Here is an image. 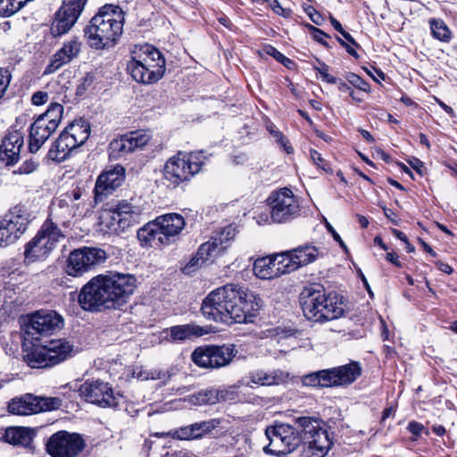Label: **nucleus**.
I'll use <instances>...</instances> for the list:
<instances>
[{
    "mask_svg": "<svg viewBox=\"0 0 457 457\" xmlns=\"http://www.w3.org/2000/svg\"><path fill=\"white\" fill-rule=\"evenodd\" d=\"M319 374L320 378V387L338 386L335 368L319 370Z\"/></svg>",
    "mask_w": 457,
    "mask_h": 457,
    "instance_id": "nucleus-48",
    "label": "nucleus"
},
{
    "mask_svg": "<svg viewBox=\"0 0 457 457\" xmlns=\"http://www.w3.org/2000/svg\"><path fill=\"white\" fill-rule=\"evenodd\" d=\"M135 62L144 63L152 70V75L162 77L165 71V60L161 52L154 46L145 44L137 45L131 50V59Z\"/></svg>",
    "mask_w": 457,
    "mask_h": 457,
    "instance_id": "nucleus-18",
    "label": "nucleus"
},
{
    "mask_svg": "<svg viewBox=\"0 0 457 457\" xmlns=\"http://www.w3.org/2000/svg\"><path fill=\"white\" fill-rule=\"evenodd\" d=\"M56 129L54 123L48 124L44 119L38 117L30 127L29 151L37 153Z\"/></svg>",
    "mask_w": 457,
    "mask_h": 457,
    "instance_id": "nucleus-27",
    "label": "nucleus"
},
{
    "mask_svg": "<svg viewBox=\"0 0 457 457\" xmlns=\"http://www.w3.org/2000/svg\"><path fill=\"white\" fill-rule=\"evenodd\" d=\"M37 168V162H36L33 160H29L24 162L20 167H19V172L21 174H29L36 170Z\"/></svg>",
    "mask_w": 457,
    "mask_h": 457,
    "instance_id": "nucleus-60",
    "label": "nucleus"
},
{
    "mask_svg": "<svg viewBox=\"0 0 457 457\" xmlns=\"http://www.w3.org/2000/svg\"><path fill=\"white\" fill-rule=\"evenodd\" d=\"M127 70L136 81L143 84H152L162 78L161 76L153 77L150 67L133 60L128 62Z\"/></svg>",
    "mask_w": 457,
    "mask_h": 457,
    "instance_id": "nucleus-35",
    "label": "nucleus"
},
{
    "mask_svg": "<svg viewBox=\"0 0 457 457\" xmlns=\"http://www.w3.org/2000/svg\"><path fill=\"white\" fill-rule=\"evenodd\" d=\"M124 12L119 6L105 5L84 29L87 45L95 49L112 47L123 31Z\"/></svg>",
    "mask_w": 457,
    "mask_h": 457,
    "instance_id": "nucleus-3",
    "label": "nucleus"
},
{
    "mask_svg": "<svg viewBox=\"0 0 457 457\" xmlns=\"http://www.w3.org/2000/svg\"><path fill=\"white\" fill-rule=\"evenodd\" d=\"M310 156H311V159H312V162L315 165H317L318 167L321 168L323 170H325L327 172H330L331 171V169H330L329 165L322 158L321 154L318 151H316L314 149H312L310 151Z\"/></svg>",
    "mask_w": 457,
    "mask_h": 457,
    "instance_id": "nucleus-53",
    "label": "nucleus"
},
{
    "mask_svg": "<svg viewBox=\"0 0 457 457\" xmlns=\"http://www.w3.org/2000/svg\"><path fill=\"white\" fill-rule=\"evenodd\" d=\"M237 235V228L233 225L224 227L205 243L201 245L200 254L217 258L229 247Z\"/></svg>",
    "mask_w": 457,
    "mask_h": 457,
    "instance_id": "nucleus-20",
    "label": "nucleus"
},
{
    "mask_svg": "<svg viewBox=\"0 0 457 457\" xmlns=\"http://www.w3.org/2000/svg\"><path fill=\"white\" fill-rule=\"evenodd\" d=\"M62 406L58 397H37L27 395L24 397L12 399L8 405L11 413L16 415H29L40 411L57 410Z\"/></svg>",
    "mask_w": 457,
    "mask_h": 457,
    "instance_id": "nucleus-15",
    "label": "nucleus"
},
{
    "mask_svg": "<svg viewBox=\"0 0 457 457\" xmlns=\"http://www.w3.org/2000/svg\"><path fill=\"white\" fill-rule=\"evenodd\" d=\"M62 208L54 207L49 218L43 223L37 235L25 245L24 260L34 262L46 260L65 237L61 227L69 228L71 220L61 215Z\"/></svg>",
    "mask_w": 457,
    "mask_h": 457,
    "instance_id": "nucleus-4",
    "label": "nucleus"
},
{
    "mask_svg": "<svg viewBox=\"0 0 457 457\" xmlns=\"http://www.w3.org/2000/svg\"><path fill=\"white\" fill-rule=\"evenodd\" d=\"M11 77L8 69L0 68V99L4 96L9 87Z\"/></svg>",
    "mask_w": 457,
    "mask_h": 457,
    "instance_id": "nucleus-52",
    "label": "nucleus"
},
{
    "mask_svg": "<svg viewBox=\"0 0 457 457\" xmlns=\"http://www.w3.org/2000/svg\"><path fill=\"white\" fill-rule=\"evenodd\" d=\"M36 430L25 427H11L5 429L2 438L4 442L22 447H29Z\"/></svg>",
    "mask_w": 457,
    "mask_h": 457,
    "instance_id": "nucleus-30",
    "label": "nucleus"
},
{
    "mask_svg": "<svg viewBox=\"0 0 457 457\" xmlns=\"http://www.w3.org/2000/svg\"><path fill=\"white\" fill-rule=\"evenodd\" d=\"M137 283L136 277L129 273L100 274L84 285L79 294L71 293V299L77 297L79 306L87 312L115 309L128 301Z\"/></svg>",
    "mask_w": 457,
    "mask_h": 457,
    "instance_id": "nucleus-2",
    "label": "nucleus"
},
{
    "mask_svg": "<svg viewBox=\"0 0 457 457\" xmlns=\"http://www.w3.org/2000/svg\"><path fill=\"white\" fill-rule=\"evenodd\" d=\"M62 319L54 312H37L29 317V323L25 327V333L33 339L39 336L51 333L60 328Z\"/></svg>",
    "mask_w": 457,
    "mask_h": 457,
    "instance_id": "nucleus-17",
    "label": "nucleus"
},
{
    "mask_svg": "<svg viewBox=\"0 0 457 457\" xmlns=\"http://www.w3.org/2000/svg\"><path fill=\"white\" fill-rule=\"evenodd\" d=\"M281 253L287 272L290 273L317 260L320 251L314 245H305Z\"/></svg>",
    "mask_w": 457,
    "mask_h": 457,
    "instance_id": "nucleus-21",
    "label": "nucleus"
},
{
    "mask_svg": "<svg viewBox=\"0 0 457 457\" xmlns=\"http://www.w3.org/2000/svg\"><path fill=\"white\" fill-rule=\"evenodd\" d=\"M303 11L306 12V14L310 17L312 21L315 23L316 25H321L324 19L321 16V14L317 12L312 6L311 5H303Z\"/></svg>",
    "mask_w": 457,
    "mask_h": 457,
    "instance_id": "nucleus-55",
    "label": "nucleus"
},
{
    "mask_svg": "<svg viewBox=\"0 0 457 457\" xmlns=\"http://www.w3.org/2000/svg\"><path fill=\"white\" fill-rule=\"evenodd\" d=\"M79 392L87 402L100 407H116L119 404V395H114L109 383L101 379L85 381Z\"/></svg>",
    "mask_w": 457,
    "mask_h": 457,
    "instance_id": "nucleus-14",
    "label": "nucleus"
},
{
    "mask_svg": "<svg viewBox=\"0 0 457 457\" xmlns=\"http://www.w3.org/2000/svg\"><path fill=\"white\" fill-rule=\"evenodd\" d=\"M24 5L22 0H0V15L4 17L12 16Z\"/></svg>",
    "mask_w": 457,
    "mask_h": 457,
    "instance_id": "nucleus-46",
    "label": "nucleus"
},
{
    "mask_svg": "<svg viewBox=\"0 0 457 457\" xmlns=\"http://www.w3.org/2000/svg\"><path fill=\"white\" fill-rule=\"evenodd\" d=\"M337 386H348L353 384L361 375V366L358 361H350L345 365L335 367Z\"/></svg>",
    "mask_w": 457,
    "mask_h": 457,
    "instance_id": "nucleus-33",
    "label": "nucleus"
},
{
    "mask_svg": "<svg viewBox=\"0 0 457 457\" xmlns=\"http://www.w3.org/2000/svg\"><path fill=\"white\" fill-rule=\"evenodd\" d=\"M29 223V214L16 206L0 221V248L15 243L25 233Z\"/></svg>",
    "mask_w": 457,
    "mask_h": 457,
    "instance_id": "nucleus-10",
    "label": "nucleus"
},
{
    "mask_svg": "<svg viewBox=\"0 0 457 457\" xmlns=\"http://www.w3.org/2000/svg\"><path fill=\"white\" fill-rule=\"evenodd\" d=\"M303 385L305 386L320 387V378L319 371L304 375L302 378Z\"/></svg>",
    "mask_w": 457,
    "mask_h": 457,
    "instance_id": "nucleus-54",
    "label": "nucleus"
},
{
    "mask_svg": "<svg viewBox=\"0 0 457 457\" xmlns=\"http://www.w3.org/2000/svg\"><path fill=\"white\" fill-rule=\"evenodd\" d=\"M208 329L195 324L173 326L170 328V336L174 341H184L192 337H202Z\"/></svg>",
    "mask_w": 457,
    "mask_h": 457,
    "instance_id": "nucleus-34",
    "label": "nucleus"
},
{
    "mask_svg": "<svg viewBox=\"0 0 457 457\" xmlns=\"http://www.w3.org/2000/svg\"><path fill=\"white\" fill-rule=\"evenodd\" d=\"M270 134L273 136L275 140L285 149L287 154H291L293 152V147L288 145V140L284 137V135L278 129H274L273 126L269 128Z\"/></svg>",
    "mask_w": 457,
    "mask_h": 457,
    "instance_id": "nucleus-50",
    "label": "nucleus"
},
{
    "mask_svg": "<svg viewBox=\"0 0 457 457\" xmlns=\"http://www.w3.org/2000/svg\"><path fill=\"white\" fill-rule=\"evenodd\" d=\"M345 80L349 85H352L363 92H368L370 90V85L355 73H347L345 75Z\"/></svg>",
    "mask_w": 457,
    "mask_h": 457,
    "instance_id": "nucleus-49",
    "label": "nucleus"
},
{
    "mask_svg": "<svg viewBox=\"0 0 457 457\" xmlns=\"http://www.w3.org/2000/svg\"><path fill=\"white\" fill-rule=\"evenodd\" d=\"M45 346L52 366L59 364L72 355L73 345L66 339H53L46 342Z\"/></svg>",
    "mask_w": 457,
    "mask_h": 457,
    "instance_id": "nucleus-28",
    "label": "nucleus"
},
{
    "mask_svg": "<svg viewBox=\"0 0 457 457\" xmlns=\"http://www.w3.org/2000/svg\"><path fill=\"white\" fill-rule=\"evenodd\" d=\"M116 205L120 217V222L122 224L124 231L140 223L143 210L139 206L132 205L127 201H120Z\"/></svg>",
    "mask_w": 457,
    "mask_h": 457,
    "instance_id": "nucleus-32",
    "label": "nucleus"
},
{
    "mask_svg": "<svg viewBox=\"0 0 457 457\" xmlns=\"http://www.w3.org/2000/svg\"><path fill=\"white\" fill-rule=\"evenodd\" d=\"M409 164L411 166L412 169H414L420 175L423 174V168L424 164L419 159L414 158L413 160L409 162Z\"/></svg>",
    "mask_w": 457,
    "mask_h": 457,
    "instance_id": "nucleus-63",
    "label": "nucleus"
},
{
    "mask_svg": "<svg viewBox=\"0 0 457 457\" xmlns=\"http://www.w3.org/2000/svg\"><path fill=\"white\" fill-rule=\"evenodd\" d=\"M201 246L199 247L195 256L191 258L188 263L184 267L183 271L187 274L193 272L195 269L201 267L207 262H213L215 259L213 256H205V254H200Z\"/></svg>",
    "mask_w": 457,
    "mask_h": 457,
    "instance_id": "nucleus-47",
    "label": "nucleus"
},
{
    "mask_svg": "<svg viewBox=\"0 0 457 457\" xmlns=\"http://www.w3.org/2000/svg\"><path fill=\"white\" fill-rule=\"evenodd\" d=\"M274 12L283 18H290L293 13L291 9L284 8L281 6V4L275 10Z\"/></svg>",
    "mask_w": 457,
    "mask_h": 457,
    "instance_id": "nucleus-64",
    "label": "nucleus"
},
{
    "mask_svg": "<svg viewBox=\"0 0 457 457\" xmlns=\"http://www.w3.org/2000/svg\"><path fill=\"white\" fill-rule=\"evenodd\" d=\"M265 435L269 445L264 446V452L277 456L291 453L302 442L300 432L291 425L284 423L268 427Z\"/></svg>",
    "mask_w": 457,
    "mask_h": 457,
    "instance_id": "nucleus-9",
    "label": "nucleus"
},
{
    "mask_svg": "<svg viewBox=\"0 0 457 457\" xmlns=\"http://www.w3.org/2000/svg\"><path fill=\"white\" fill-rule=\"evenodd\" d=\"M131 153L143 148L150 140V135L143 130H136L123 135Z\"/></svg>",
    "mask_w": 457,
    "mask_h": 457,
    "instance_id": "nucleus-43",
    "label": "nucleus"
},
{
    "mask_svg": "<svg viewBox=\"0 0 457 457\" xmlns=\"http://www.w3.org/2000/svg\"><path fill=\"white\" fill-rule=\"evenodd\" d=\"M296 423L302 428L301 437L304 440L302 457H323L332 445L327 430L320 427L317 420L310 417H300Z\"/></svg>",
    "mask_w": 457,
    "mask_h": 457,
    "instance_id": "nucleus-7",
    "label": "nucleus"
},
{
    "mask_svg": "<svg viewBox=\"0 0 457 457\" xmlns=\"http://www.w3.org/2000/svg\"><path fill=\"white\" fill-rule=\"evenodd\" d=\"M24 360L31 368H45L52 366L45 345H33L24 355Z\"/></svg>",
    "mask_w": 457,
    "mask_h": 457,
    "instance_id": "nucleus-36",
    "label": "nucleus"
},
{
    "mask_svg": "<svg viewBox=\"0 0 457 457\" xmlns=\"http://www.w3.org/2000/svg\"><path fill=\"white\" fill-rule=\"evenodd\" d=\"M337 86V88L342 93H347L352 97L353 100L356 102H361V99L355 96L354 91L352 89V87L349 86V84L346 81H344L341 79H338L337 81L335 83Z\"/></svg>",
    "mask_w": 457,
    "mask_h": 457,
    "instance_id": "nucleus-57",
    "label": "nucleus"
},
{
    "mask_svg": "<svg viewBox=\"0 0 457 457\" xmlns=\"http://www.w3.org/2000/svg\"><path fill=\"white\" fill-rule=\"evenodd\" d=\"M137 238L145 247H157L167 245V238L162 235L156 221L148 223L138 229Z\"/></svg>",
    "mask_w": 457,
    "mask_h": 457,
    "instance_id": "nucleus-31",
    "label": "nucleus"
},
{
    "mask_svg": "<svg viewBox=\"0 0 457 457\" xmlns=\"http://www.w3.org/2000/svg\"><path fill=\"white\" fill-rule=\"evenodd\" d=\"M65 129L69 131V134L79 145H82L87 140L91 130L89 123L83 119L73 120Z\"/></svg>",
    "mask_w": 457,
    "mask_h": 457,
    "instance_id": "nucleus-40",
    "label": "nucleus"
},
{
    "mask_svg": "<svg viewBox=\"0 0 457 457\" xmlns=\"http://www.w3.org/2000/svg\"><path fill=\"white\" fill-rule=\"evenodd\" d=\"M191 357L198 367L213 370L214 345L199 346L194 350Z\"/></svg>",
    "mask_w": 457,
    "mask_h": 457,
    "instance_id": "nucleus-39",
    "label": "nucleus"
},
{
    "mask_svg": "<svg viewBox=\"0 0 457 457\" xmlns=\"http://www.w3.org/2000/svg\"><path fill=\"white\" fill-rule=\"evenodd\" d=\"M101 225L104 228L108 230L110 233L120 234L124 232L122 224L120 222V214L117 208L115 207L105 210L101 215Z\"/></svg>",
    "mask_w": 457,
    "mask_h": 457,
    "instance_id": "nucleus-38",
    "label": "nucleus"
},
{
    "mask_svg": "<svg viewBox=\"0 0 457 457\" xmlns=\"http://www.w3.org/2000/svg\"><path fill=\"white\" fill-rule=\"evenodd\" d=\"M250 387L256 386H275L287 384L291 377L287 371L282 370H255L248 375Z\"/></svg>",
    "mask_w": 457,
    "mask_h": 457,
    "instance_id": "nucleus-24",
    "label": "nucleus"
},
{
    "mask_svg": "<svg viewBox=\"0 0 457 457\" xmlns=\"http://www.w3.org/2000/svg\"><path fill=\"white\" fill-rule=\"evenodd\" d=\"M253 273L262 279H271L288 272L280 253L272 257L257 259L253 263Z\"/></svg>",
    "mask_w": 457,
    "mask_h": 457,
    "instance_id": "nucleus-23",
    "label": "nucleus"
},
{
    "mask_svg": "<svg viewBox=\"0 0 457 457\" xmlns=\"http://www.w3.org/2000/svg\"><path fill=\"white\" fill-rule=\"evenodd\" d=\"M155 221L162 235L167 238V245L170 244V237L179 234L185 226L184 218L177 213L165 214L157 218Z\"/></svg>",
    "mask_w": 457,
    "mask_h": 457,
    "instance_id": "nucleus-29",
    "label": "nucleus"
},
{
    "mask_svg": "<svg viewBox=\"0 0 457 457\" xmlns=\"http://www.w3.org/2000/svg\"><path fill=\"white\" fill-rule=\"evenodd\" d=\"M228 394L227 390L209 388L200 391L195 395V398L199 404H215L225 401Z\"/></svg>",
    "mask_w": 457,
    "mask_h": 457,
    "instance_id": "nucleus-41",
    "label": "nucleus"
},
{
    "mask_svg": "<svg viewBox=\"0 0 457 457\" xmlns=\"http://www.w3.org/2000/svg\"><path fill=\"white\" fill-rule=\"evenodd\" d=\"M313 68L320 74L322 79L327 83L335 84L337 81L338 79L328 73L329 67L326 63L319 62V66H313Z\"/></svg>",
    "mask_w": 457,
    "mask_h": 457,
    "instance_id": "nucleus-51",
    "label": "nucleus"
},
{
    "mask_svg": "<svg viewBox=\"0 0 457 457\" xmlns=\"http://www.w3.org/2000/svg\"><path fill=\"white\" fill-rule=\"evenodd\" d=\"M131 153V149L127 144L123 135L118 138L112 140L109 145V154L113 159H119Z\"/></svg>",
    "mask_w": 457,
    "mask_h": 457,
    "instance_id": "nucleus-44",
    "label": "nucleus"
},
{
    "mask_svg": "<svg viewBox=\"0 0 457 457\" xmlns=\"http://www.w3.org/2000/svg\"><path fill=\"white\" fill-rule=\"evenodd\" d=\"M81 41L78 37H71L65 41L62 46L53 55L44 73H54L77 58L81 51Z\"/></svg>",
    "mask_w": 457,
    "mask_h": 457,
    "instance_id": "nucleus-22",
    "label": "nucleus"
},
{
    "mask_svg": "<svg viewBox=\"0 0 457 457\" xmlns=\"http://www.w3.org/2000/svg\"><path fill=\"white\" fill-rule=\"evenodd\" d=\"M237 353L234 345H214L213 370L229 365Z\"/></svg>",
    "mask_w": 457,
    "mask_h": 457,
    "instance_id": "nucleus-37",
    "label": "nucleus"
},
{
    "mask_svg": "<svg viewBox=\"0 0 457 457\" xmlns=\"http://www.w3.org/2000/svg\"><path fill=\"white\" fill-rule=\"evenodd\" d=\"M429 26L434 38L448 43L452 39V31L441 19H430Z\"/></svg>",
    "mask_w": 457,
    "mask_h": 457,
    "instance_id": "nucleus-42",
    "label": "nucleus"
},
{
    "mask_svg": "<svg viewBox=\"0 0 457 457\" xmlns=\"http://www.w3.org/2000/svg\"><path fill=\"white\" fill-rule=\"evenodd\" d=\"M262 306V300L237 284H227L208 294L202 303L203 315L216 322H253Z\"/></svg>",
    "mask_w": 457,
    "mask_h": 457,
    "instance_id": "nucleus-1",
    "label": "nucleus"
},
{
    "mask_svg": "<svg viewBox=\"0 0 457 457\" xmlns=\"http://www.w3.org/2000/svg\"><path fill=\"white\" fill-rule=\"evenodd\" d=\"M270 219L272 223L284 224L291 222L301 214L299 198L288 187L272 191L267 198Z\"/></svg>",
    "mask_w": 457,
    "mask_h": 457,
    "instance_id": "nucleus-8",
    "label": "nucleus"
},
{
    "mask_svg": "<svg viewBox=\"0 0 457 457\" xmlns=\"http://www.w3.org/2000/svg\"><path fill=\"white\" fill-rule=\"evenodd\" d=\"M80 146L77 141L64 129L52 145L47 156L50 160L62 162L67 159L72 150Z\"/></svg>",
    "mask_w": 457,
    "mask_h": 457,
    "instance_id": "nucleus-25",
    "label": "nucleus"
},
{
    "mask_svg": "<svg viewBox=\"0 0 457 457\" xmlns=\"http://www.w3.org/2000/svg\"><path fill=\"white\" fill-rule=\"evenodd\" d=\"M63 113V106L58 103H52L48 107L47 111L40 115L41 119H44L46 123H54L55 128H58Z\"/></svg>",
    "mask_w": 457,
    "mask_h": 457,
    "instance_id": "nucleus-45",
    "label": "nucleus"
},
{
    "mask_svg": "<svg viewBox=\"0 0 457 457\" xmlns=\"http://www.w3.org/2000/svg\"><path fill=\"white\" fill-rule=\"evenodd\" d=\"M87 0H64L54 14L51 25V35L54 37L68 33L77 22Z\"/></svg>",
    "mask_w": 457,
    "mask_h": 457,
    "instance_id": "nucleus-13",
    "label": "nucleus"
},
{
    "mask_svg": "<svg viewBox=\"0 0 457 457\" xmlns=\"http://www.w3.org/2000/svg\"><path fill=\"white\" fill-rule=\"evenodd\" d=\"M301 305L305 318L314 322L337 320L345 313V304L337 294L320 290L304 291Z\"/></svg>",
    "mask_w": 457,
    "mask_h": 457,
    "instance_id": "nucleus-5",
    "label": "nucleus"
},
{
    "mask_svg": "<svg viewBox=\"0 0 457 457\" xmlns=\"http://www.w3.org/2000/svg\"><path fill=\"white\" fill-rule=\"evenodd\" d=\"M204 153H179L165 162L162 177L167 187H177L197 174L204 164Z\"/></svg>",
    "mask_w": 457,
    "mask_h": 457,
    "instance_id": "nucleus-6",
    "label": "nucleus"
},
{
    "mask_svg": "<svg viewBox=\"0 0 457 457\" xmlns=\"http://www.w3.org/2000/svg\"><path fill=\"white\" fill-rule=\"evenodd\" d=\"M124 179V168L120 165L105 170L97 178L95 186L96 201H103L107 195L119 187Z\"/></svg>",
    "mask_w": 457,
    "mask_h": 457,
    "instance_id": "nucleus-19",
    "label": "nucleus"
},
{
    "mask_svg": "<svg viewBox=\"0 0 457 457\" xmlns=\"http://www.w3.org/2000/svg\"><path fill=\"white\" fill-rule=\"evenodd\" d=\"M106 253L95 247H83L72 251L67 259L65 271L69 276L79 277L94 266L104 262Z\"/></svg>",
    "mask_w": 457,
    "mask_h": 457,
    "instance_id": "nucleus-11",
    "label": "nucleus"
},
{
    "mask_svg": "<svg viewBox=\"0 0 457 457\" xmlns=\"http://www.w3.org/2000/svg\"><path fill=\"white\" fill-rule=\"evenodd\" d=\"M50 99L47 92L37 91L31 96V103L34 105H42Z\"/></svg>",
    "mask_w": 457,
    "mask_h": 457,
    "instance_id": "nucleus-58",
    "label": "nucleus"
},
{
    "mask_svg": "<svg viewBox=\"0 0 457 457\" xmlns=\"http://www.w3.org/2000/svg\"><path fill=\"white\" fill-rule=\"evenodd\" d=\"M23 145V134L17 130H9L2 141L1 154L7 163H14L19 160L21 149Z\"/></svg>",
    "mask_w": 457,
    "mask_h": 457,
    "instance_id": "nucleus-26",
    "label": "nucleus"
},
{
    "mask_svg": "<svg viewBox=\"0 0 457 457\" xmlns=\"http://www.w3.org/2000/svg\"><path fill=\"white\" fill-rule=\"evenodd\" d=\"M85 446L80 435L61 430L49 437L46 450L52 457H77Z\"/></svg>",
    "mask_w": 457,
    "mask_h": 457,
    "instance_id": "nucleus-12",
    "label": "nucleus"
},
{
    "mask_svg": "<svg viewBox=\"0 0 457 457\" xmlns=\"http://www.w3.org/2000/svg\"><path fill=\"white\" fill-rule=\"evenodd\" d=\"M308 28L310 30L313 32V37L315 40H317L318 42L321 43L324 46L327 45V42L324 40V38L328 37L327 34H325L320 29L313 27L312 25H308Z\"/></svg>",
    "mask_w": 457,
    "mask_h": 457,
    "instance_id": "nucleus-61",
    "label": "nucleus"
},
{
    "mask_svg": "<svg viewBox=\"0 0 457 457\" xmlns=\"http://www.w3.org/2000/svg\"><path fill=\"white\" fill-rule=\"evenodd\" d=\"M407 428L413 436H419L422 433L428 435V431L426 429V428L421 423L414 421V420L411 421L408 424Z\"/></svg>",
    "mask_w": 457,
    "mask_h": 457,
    "instance_id": "nucleus-59",
    "label": "nucleus"
},
{
    "mask_svg": "<svg viewBox=\"0 0 457 457\" xmlns=\"http://www.w3.org/2000/svg\"><path fill=\"white\" fill-rule=\"evenodd\" d=\"M266 53L271 56H273L277 61L283 63L285 66L288 67L292 61L286 57L282 53L277 50L275 47L270 46L267 47Z\"/></svg>",
    "mask_w": 457,
    "mask_h": 457,
    "instance_id": "nucleus-56",
    "label": "nucleus"
},
{
    "mask_svg": "<svg viewBox=\"0 0 457 457\" xmlns=\"http://www.w3.org/2000/svg\"><path fill=\"white\" fill-rule=\"evenodd\" d=\"M222 420L219 418L195 422L188 426L181 427L177 429L162 433L161 436H170L179 440H196L212 433L217 428H220Z\"/></svg>",
    "mask_w": 457,
    "mask_h": 457,
    "instance_id": "nucleus-16",
    "label": "nucleus"
},
{
    "mask_svg": "<svg viewBox=\"0 0 457 457\" xmlns=\"http://www.w3.org/2000/svg\"><path fill=\"white\" fill-rule=\"evenodd\" d=\"M326 228L329 231V233L332 235L333 238L339 243V245L343 247V248H346V245L344 243V241L342 240L341 237L338 235V233L334 229V228L328 223L327 222L326 223Z\"/></svg>",
    "mask_w": 457,
    "mask_h": 457,
    "instance_id": "nucleus-62",
    "label": "nucleus"
}]
</instances>
